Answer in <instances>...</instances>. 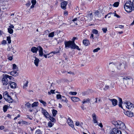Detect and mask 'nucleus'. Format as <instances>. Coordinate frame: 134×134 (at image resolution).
<instances>
[{
	"label": "nucleus",
	"mask_w": 134,
	"mask_h": 134,
	"mask_svg": "<svg viewBox=\"0 0 134 134\" xmlns=\"http://www.w3.org/2000/svg\"><path fill=\"white\" fill-rule=\"evenodd\" d=\"M132 1H127L124 5V8L125 11L127 12H130L133 10L134 7Z\"/></svg>",
	"instance_id": "nucleus-1"
},
{
	"label": "nucleus",
	"mask_w": 134,
	"mask_h": 134,
	"mask_svg": "<svg viewBox=\"0 0 134 134\" xmlns=\"http://www.w3.org/2000/svg\"><path fill=\"white\" fill-rule=\"evenodd\" d=\"M110 133V134H122L121 131L116 128L112 129Z\"/></svg>",
	"instance_id": "nucleus-2"
},
{
	"label": "nucleus",
	"mask_w": 134,
	"mask_h": 134,
	"mask_svg": "<svg viewBox=\"0 0 134 134\" xmlns=\"http://www.w3.org/2000/svg\"><path fill=\"white\" fill-rule=\"evenodd\" d=\"M64 44L66 48H71L72 49L73 44L71 42V41H66L65 42Z\"/></svg>",
	"instance_id": "nucleus-3"
},
{
	"label": "nucleus",
	"mask_w": 134,
	"mask_h": 134,
	"mask_svg": "<svg viewBox=\"0 0 134 134\" xmlns=\"http://www.w3.org/2000/svg\"><path fill=\"white\" fill-rule=\"evenodd\" d=\"M118 128L122 130H124L126 129V126L124 123L121 121L119 122V124Z\"/></svg>",
	"instance_id": "nucleus-4"
},
{
	"label": "nucleus",
	"mask_w": 134,
	"mask_h": 134,
	"mask_svg": "<svg viewBox=\"0 0 134 134\" xmlns=\"http://www.w3.org/2000/svg\"><path fill=\"white\" fill-rule=\"evenodd\" d=\"M125 106L129 110H132L133 108V104L130 102H127L126 103Z\"/></svg>",
	"instance_id": "nucleus-5"
},
{
	"label": "nucleus",
	"mask_w": 134,
	"mask_h": 134,
	"mask_svg": "<svg viewBox=\"0 0 134 134\" xmlns=\"http://www.w3.org/2000/svg\"><path fill=\"white\" fill-rule=\"evenodd\" d=\"M41 109L42 114L44 115L46 118H49L50 116L47 111L42 108H41Z\"/></svg>",
	"instance_id": "nucleus-6"
},
{
	"label": "nucleus",
	"mask_w": 134,
	"mask_h": 134,
	"mask_svg": "<svg viewBox=\"0 0 134 134\" xmlns=\"http://www.w3.org/2000/svg\"><path fill=\"white\" fill-rule=\"evenodd\" d=\"M5 75L3 76L2 81L3 85H6L8 83V79Z\"/></svg>",
	"instance_id": "nucleus-7"
},
{
	"label": "nucleus",
	"mask_w": 134,
	"mask_h": 134,
	"mask_svg": "<svg viewBox=\"0 0 134 134\" xmlns=\"http://www.w3.org/2000/svg\"><path fill=\"white\" fill-rule=\"evenodd\" d=\"M67 122L68 125L72 128H73L74 127L73 122L72 120L69 117L67 121Z\"/></svg>",
	"instance_id": "nucleus-8"
},
{
	"label": "nucleus",
	"mask_w": 134,
	"mask_h": 134,
	"mask_svg": "<svg viewBox=\"0 0 134 134\" xmlns=\"http://www.w3.org/2000/svg\"><path fill=\"white\" fill-rule=\"evenodd\" d=\"M38 49L39 55L40 57L42 56L43 55V48L41 46H39Z\"/></svg>",
	"instance_id": "nucleus-9"
},
{
	"label": "nucleus",
	"mask_w": 134,
	"mask_h": 134,
	"mask_svg": "<svg viewBox=\"0 0 134 134\" xmlns=\"http://www.w3.org/2000/svg\"><path fill=\"white\" fill-rule=\"evenodd\" d=\"M67 4L68 2L67 1H65L62 2L61 3L62 8L64 10L66 9V7Z\"/></svg>",
	"instance_id": "nucleus-10"
},
{
	"label": "nucleus",
	"mask_w": 134,
	"mask_h": 134,
	"mask_svg": "<svg viewBox=\"0 0 134 134\" xmlns=\"http://www.w3.org/2000/svg\"><path fill=\"white\" fill-rule=\"evenodd\" d=\"M38 46L37 47H32L31 48V51L33 53H36L37 52V51H38Z\"/></svg>",
	"instance_id": "nucleus-11"
},
{
	"label": "nucleus",
	"mask_w": 134,
	"mask_h": 134,
	"mask_svg": "<svg viewBox=\"0 0 134 134\" xmlns=\"http://www.w3.org/2000/svg\"><path fill=\"white\" fill-rule=\"evenodd\" d=\"M90 99L89 98H87L83 99L82 102V103L83 104H88L90 103Z\"/></svg>",
	"instance_id": "nucleus-12"
},
{
	"label": "nucleus",
	"mask_w": 134,
	"mask_h": 134,
	"mask_svg": "<svg viewBox=\"0 0 134 134\" xmlns=\"http://www.w3.org/2000/svg\"><path fill=\"white\" fill-rule=\"evenodd\" d=\"M109 100L112 102V105L114 106H116L117 104V101L116 99H109Z\"/></svg>",
	"instance_id": "nucleus-13"
},
{
	"label": "nucleus",
	"mask_w": 134,
	"mask_h": 134,
	"mask_svg": "<svg viewBox=\"0 0 134 134\" xmlns=\"http://www.w3.org/2000/svg\"><path fill=\"white\" fill-rule=\"evenodd\" d=\"M72 100L74 102H78L80 100V99L78 97H71Z\"/></svg>",
	"instance_id": "nucleus-14"
},
{
	"label": "nucleus",
	"mask_w": 134,
	"mask_h": 134,
	"mask_svg": "<svg viewBox=\"0 0 134 134\" xmlns=\"http://www.w3.org/2000/svg\"><path fill=\"white\" fill-rule=\"evenodd\" d=\"M18 70H14L13 71H11L10 72V74L14 76H16L18 75V73L17 72Z\"/></svg>",
	"instance_id": "nucleus-15"
},
{
	"label": "nucleus",
	"mask_w": 134,
	"mask_h": 134,
	"mask_svg": "<svg viewBox=\"0 0 134 134\" xmlns=\"http://www.w3.org/2000/svg\"><path fill=\"white\" fill-rule=\"evenodd\" d=\"M120 121L118 120L117 121H112V123L113 124L115 125V126L116 127H118L119 124V122Z\"/></svg>",
	"instance_id": "nucleus-16"
},
{
	"label": "nucleus",
	"mask_w": 134,
	"mask_h": 134,
	"mask_svg": "<svg viewBox=\"0 0 134 134\" xmlns=\"http://www.w3.org/2000/svg\"><path fill=\"white\" fill-rule=\"evenodd\" d=\"M5 100L9 103H12L13 102V99L12 97L9 95Z\"/></svg>",
	"instance_id": "nucleus-17"
},
{
	"label": "nucleus",
	"mask_w": 134,
	"mask_h": 134,
	"mask_svg": "<svg viewBox=\"0 0 134 134\" xmlns=\"http://www.w3.org/2000/svg\"><path fill=\"white\" fill-rule=\"evenodd\" d=\"M35 59L34 60V64L36 66H38V63L39 62V59L37 57H35Z\"/></svg>",
	"instance_id": "nucleus-18"
},
{
	"label": "nucleus",
	"mask_w": 134,
	"mask_h": 134,
	"mask_svg": "<svg viewBox=\"0 0 134 134\" xmlns=\"http://www.w3.org/2000/svg\"><path fill=\"white\" fill-rule=\"evenodd\" d=\"M10 84V86L12 88H16V84L15 82L11 81Z\"/></svg>",
	"instance_id": "nucleus-19"
},
{
	"label": "nucleus",
	"mask_w": 134,
	"mask_h": 134,
	"mask_svg": "<svg viewBox=\"0 0 134 134\" xmlns=\"http://www.w3.org/2000/svg\"><path fill=\"white\" fill-rule=\"evenodd\" d=\"M94 14L95 16L96 17H98L99 18L101 16V13L98 11L95 12Z\"/></svg>",
	"instance_id": "nucleus-20"
},
{
	"label": "nucleus",
	"mask_w": 134,
	"mask_h": 134,
	"mask_svg": "<svg viewBox=\"0 0 134 134\" xmlns=\"http://www.w3.org/2000/svg\"><path fill=\"white\" fill-rule=\"evenodd\" d=\"M92 117L93 119V120L94 121V123H97V121L96 120V115L94 113L92 115Z\"/></svg>",
	"instance_id": "nucleus-21"
},
{
	"label": "nucleus",
	"mask_w": 134,
	"mask_h": 134,
	"mask_svg": "<svg viewBox=\"0 0 134 134\" xmlns=\"http://www.w3.org/2000/svg\"><path fill=\"white\" fill-rule=\"evenodd\" d=\"M126 115H127L129 117H132L133 116V113L132 112H130L128 111L126 112Z\"/></svg>",
	"instance_id": "nucleus-22"
},
{
	"label": "nucleus",
	"mask_w": 134,
	"mask_h": 134,
	"mask_svg": "<svg viewBox=\"0 0 134 134\" xmlns=\"http://www.w3.org/2000/svg\"><path fill=\"white\" fill-rule=\"evenodd\" d=\"M116 64L117 68L118 70H120L122 68V64L120 63H118Z\"/></svg>",
	"instance_id": "nucleus-23"
},
{
	"label": "nucleus",
	"mask_w": 134,
	"mask_h": 134,
	"mask_svg": "<svg viewBox=\"0 0 134 134\" xmlns=\"http://www.w3.org/2000/svg\"><path fill=\"white\" fill-rule=\"evenodd\" d=\"M83 43L85 46H87L89 44V42L87 40H83Z\"/></svg>",
	"instance_id": "nucleus-24"
},
{
	"label": "nucleus",
	"mask_w": 134,
	"mask_h": 134,
	"mask_svg": "<svg viewBox=\"0 0 134 134\" xmlns=\"http://www.w3.org/2000/svg\"><path fill=\"white\" fill-rule=\"evenodd\" d=\"M119 107L121 108H123L122 105V99L121 98H119Z\"/></svg>",
	"instance_id": "nucleus-25"
},
{
	"label": "nucleus",
	"mask_w": 134,
	"mask_h": 134,
	"mask_svg": "<svg viewBox=\"0 0 134 134\" xmlns=\"http://www.w3.org/2000/svg\"><path fill=\"white\" fill-rule=\"evenodd\" d=\"M9 96V95L8 94V93L7 91H5L3 93V97L5 99H6V98L8 97V96Z\"/></svg>",
	"instance_id": "nucleus-26"
},
{
	"label": "nucleus",
	"mask_w": 134,
	"mask_h": 134,
	"mask_svg": "<svg viewBox=\"0 0 134 134\" xmlns=\"http://www.w3.org/2000/svg\"><path fill=\"white\" fill-rule=\"evenodd\" d=\"M72 49H76L79 51L80 50V48L79 47L77 46L75 44H74L73 45Z\"/></svg>",
	"instance_id": "nucleus-27"
},
{
	"label": "nucleus",
	"mask_w": 134,
	"mask_h": 134,
	"mask_svg": "<svg viewBox=\"0 0 134 134\" xmlns=\"http://www.w3.org/2000/svg\"><path fill=\"white\" fill-rule=\"evenodd\" d=\"M63 98L61 99V101L63 102H68V100H67L66 98L64 96H62Z\"/></svg>",
	"instance_id": "nucleus-28"
},
{
	"label": "nucleus",
	"mask_w": 134,
	"mask_h": 134,
	"mask_svg": "<svg viewBox=\"0 0 134 134\" xmlns=\"http://www.w3.org/2000/svg\"><path fill=\"white\" fill-rule=\"evenodd\" d=\"M28 82L27 81H26L24 83L23 88L24 89H26V87L28 86Z\"/></svg>",
	"instance_id": "nucleus-29"
},
{
	"label": "nucleus",
	"mask_w": 134,
	"mask_h": 134,
	"mask_svg": "<svg viewBox=\"0 0 134 134\" xmlns=\"http://www.w3.org/2000/svg\"><path fill=\"white\" fill-rule=\"evenodd\" d=\"M85 18H84V17L83 16V15H82L81 16H80V17H79L78 18V19H79V20H80L81 21H82L84 20V19H85L86 18H87V16H85Z\"/></svg>",
	"instance_id": "nucleus-30"
},
{
	"label": "nucleus",
	"mask_w": 134,
	"mask_h": 134,
	"mask_svg": "<svg viewBox=\"0 0 134 134\" xmlns=\"http://www.w3.org/2000/svg\"><path fill=\"white\" fill-rule=\"evenodd\" d=\"M57 111L55 109H53L52 110V113L53 116H55L57 114Z\"/></svg>",
	"instance_id": "nucleus-31"
},
{
	"label": "nucleus",
	"mask_w": 134,
	"mask_h": 134,
	"mask_svg": "<svg viewBox=\"0 0 134 134\" xmlns=\"http://www.w3.org/2000/svg\"><path fill=\"white\" fill-rule=\"evenodd\" d=\"M49 120L53 122H54L55 121V120L52 116H50L49 117Z\"/></svg>",
	"instance_id": "nucleus-32"
},
{
	"label": "nucleus",
	"mask_w": 134,
	"mask_h": 134,
	"mask_svg": "<svg viewBox=\"0 0 134 134\" xmlns=\"http://www.w3.org/2000/svg\"><path fill=\"white\" fill-rule=\"evenodd\" d=\"M38 105V102H34L31 105L32 107H34L37 106Z\"/></svg>",
	"instance_id": "nucleus-33"
},
{
	"label": "nucleus",
	"mask_w": 134,
	"mask_h": 134,
	"mask_svg": "<svg viewBox=\"0 0 134 134\" xmlns=\"http://www.w3.org/2000/svg\"><path fill=\"white\" fill-rule=\"evenodd\" d=\"M39 101L41 103H42L44 106H46L47 104L46 103L44 102L41 99H39Z\"/></svg>",
	"instance_id": "nucleus-34"
},
{
	"label": "nucleus",
	"mask_w": 134,
	"mask_h": 134,
	"mask_svg": "<svg viewBox=\"0 0 134 134\" xmlns=\"http://www.w3.org/2000/svg\"><path fill=\"white\" fill-rule=\"evenodd\" d=\"M8 31L10 34H12L13 32V30L10 28L8 29Z\"/></svg>",
	"instance_id": "nucleus-35"
},
{
	"label": "nucleus",
	"mask_w": 134,
	"mask_h": 134,
	"mask_svg": "<svg viewBox=\"0 0 134 134\" xmlns=\"http://www.w3.org/2000/svg\"><path fill=\"white\" fill-rule=\"evenodd\" d=\"M54 35V32H52L50 33L48 35V37H53Z\"/></svg>",
	"instance_id": "nucleus-36"
},
{
	"label": "nucleus",
	"mask_w": 134,
	"mask_h": 134,
	"mask_svg": "<svg viewBox=\"0 0 134 134\" xmlns=\"http://www.w3.org/2000/svg\"><path fill=\"white\" fill-rule=\"evenodd\" d=\"M8 107L7 105L4 106L3 107V111L4 112L6 111L7 110Z\"/></svg>",
	"instance_id": "nucleus-37"
},
{
	"label": "nucleus",
	"mask_w": 134,
	"mask_h": 134,
	"mask_svg": "<svg viewBox=\"0 0 134 134\" xmlns=\"http://www.w3.org/2000/svg\"><path fill=\"white\" fill-rule=\"evenodd\" d=\"M7 40L8 41V43H11L10 37V36L7 37Z\"/></svg>",
	"instance_id": "nucleus-38"
},
{
	"label": "nucleus",
	"mask_w": 134,
	"mask_h": 134,
	"mask_svg": "<svg viewBox=\"0 0 134 134\" xmlns=\"http://www.w3.org/2000/svg\"><path fill=\"white\" fill-rule=\"evenodd\" d=\"M119 4V3L118 2H115L113 4V5L114 7H117L118 6Z\"/></svg>",
	"instance_id": "nucleus-39"
},
{
	"label": "nucleus",
	"mask_w": 134,
	"mask_h": 134,
	"mask_svg": "<svg viewBox=\"0 0 134 134\" xmlns=\"http://www.w3.org/2000/svg\"><path fill=\"white\" fill-rule=\"evenodd\" d=\"M88 15V16L90 17L91 18H92L93 16L92 12L91 11H90Z\"/></svg>",
	"instance_id": "nucleus-40"
},
{
	"label": "nucleus",
	"mask_w": 134,
	"mask_h": 134,
	"mask_svg": "<svg viewBox=\"0 0 134 134\" xmlns=\"http://www.w3.org/2000/svg\"><path fill=\"white\" fill-rule=\"evenodd\" d=\"M35 134H42V133L40 130L38 129L36 131Z\"/></svg>",
	"instance_id": "nucleus-41"
},
{
	"label": "nucleus",
	"mask_w": 134,
	"mask_h": 134,
	"mask_svg": "<svg viewBox=\"0 0 134 134\" xmlns=\"http://www.w3.org/2000/svg\"><path fill=\"white\" fill-rule=\"evenodd\" d=\"M13 69L14 70H18V68L15 64H14L13 65Z\"/></svg>",
	"instance_id": "nucleus-42"
},
{
	"label": "nucleus",
	"mask_w": 134,
	"mask_h": 134,
	"mask_svg": "<svg viewBox=\"0 0 134 134\" xmlns=\"http://www.w3.org/2000/svg\"><path fill=\"white\" fill-rule=\"evenodd\" d=\"M77 94V92H70L69 93V94H70L72 95H75Z\"/></svg>",
	"instance_id": "nucleus-43"
},
{
	"label": "nucleus",
	"mask_w": 134,
	"mask_h": 134,
	"mask_svg": "<svg viewBox=\"0 0 134 134\" xmlns=\"http://www.w3.org/2000/svg\"><path fill=\"white\" fill-rule=\"evenodd\" d=\"M92 33L93 34H98V31L96 29H93L92 31Z\"/></svg>",
	"instance_id": "nucleus-44"
},
{
	"label": "nucleus",
	"mask_w": 134,
	"mask_h": 134,
	"mask_svg": "<svg viewBox=\"0 0 134 134\" xmlns=\"http://www.w3.org/2000/svg\"><path fill=\"white\" fill-rule=\"evenodd\" d=\"M100 101V99L99 98H96V100L95 101V103H99Z\"/></svg>",
	"instance_id": "nucleus-45"
},
{
	"label": "nucleus",
	"mask_w": 134,
	"mask_h": 134,
	"mask_svg": "<svg viewBox=\"0 0 134 134\" xmlns=\"http://www.w3.org/2000/svg\"><path fill=\"white\" fill-rule=\"evenodd\" d=\"M5 76H6V77H7V79L8 78L10 80H12V78H13L12 76H9L8 75L5 74Z\"/></svg>",
	"instance_id": "nucleus-46"
},
{
	"label": "nucleus",
	"mask_w": 134,
	"mask_h": 134,
	"mask_svg": "<svg viewBox=\"0 0 134 134\" xmlns=\"http://www.w3.org/2000/svg\"><path fill=\"white\" fill-rule=\"evenodd\" d=\"M25 106L27 108H30L31 104L29 103H27L25 104Z\"/></svg>",
	"instance_id": "nucleus-47"
},
{
	"label": "nucleus",
	"mask_w": 134,
	"mask_h": 134,
	"mask_svg": "<svg viewBox=\"0 0 134 134\" xmlns=\"http://www.w3.org/2000/svg\"><path fill=\"white\" fill-rule=\"evenodd\" d=\"M48 125L49 127H51L53 126V124L51 122V121H49L48 123Z\"/></svg>",
	"instance_id": "nucleus-48"
},
{
	"label": "nucleus",
	"mask_w": 134,
	"mask_h": 134,
	"mask_svg": "<svg viewBox=\"0 0 134 134\" xmlns=\"http://www.w3.org/2000/svg\"><path fill=\"white\" fill-rule=\"evenodd\" d=\"M56 97L58 99H61L62 98V96L60 94H58L57 95Z\"/></svg>",
	"instance_id": "nucleus-49"
},
{
	"label": "nucleus",
	"mask_w": 134,
	"mask_h": 134,
	"mask_svg": "<svg viewBox=\"0 0 134 134\" xmlns=\"http://www.w3.org/2000/svg\"><path fill=\"white\" fill-rule=\"evenodd\" d=\"M109 65H110V66H115V64L113 62H111L109 63Z\"/></svg>",
	"instance_id": "nucleus-50"
},
{
	"label": "nucleus",
	"mask_w": 134,
	"mask_h": 134,
	"mask_svg": "<svg viewBox=\"0 0 134 134\" xmlns=\"http://www.w3.org/2000/svg\"><path fill=\"white\" fill-rule=\"evenodd\" d=\"M100 49V48H99V47L97 48L94 49L93 50V52H97Z\"/></svg>",
	"instance_id": "nucleus-51"
},
{
	"label": "nucleus",
	"mask_w": 134,
	"mask_h": 134,
	"mask_svg": "<svg viewBox=\"0 0 134 134\" xmlns=\"http://www.w3.org/2000/svg\"><path fill=\"white\" fill-rule=\"evenodd\" d=\"M54 90H51L50 92H48V93L50 95L51 93H54Z\"/></svg>",
	"instance_id": "nucleus-52"
},
{
	"label": "nucleus",
	"mask_w": 134,
	"mask_h": 134,
	"mask_svg": "<svg viewBox=\"0 0 134 134\" xmlns=\"http://www.w3.org/2000/svg\"><path fill=\"white\" fill-rule=\"evenodd\" d=\"M112 14L111 13H109L105 15V18H106L107 17H108V18H109L111 16V15Z\"/></svg>",
	"instance_id": "nucleus-53"
},
{
	"label": "nucleus",
	"mask_w": 134,
	"mask_h": 134,
	"mask_svg": "<svg viewBox=\"0 0 134 134\" xmlns=\"http://www.w3.org/2000/svg\"><path fill=\"white\" fill-rule=\"evenodd\" d=\"M102 30L104 33H106L107 31V29L106 27L103 28H102Z\"/></svg>",
	"instance_id": "nucleus-54"
},
{
	"label": "nucleus",
	"mask_w": 134,
	"mask_h": 134,
	"mask_svg": "<svg viewBox=\"0 0 134 134\" xmlns=\"http://www.w3.org/2000/svg\"><path fill=\"white\" fill-rule=\"evenodd\" d=\"M28 26L29 27H34V24L31 23H29L28 24Z\"/></svg>",
	"instance_id": "nucleus-55"
},
{
	"label": "nucleus",
	"mask_w": 134,
	"mask_h": 134,
	"mask_svg": "<svg viewBox=\"0 0 134 134\" xmlns=\"http://www.w3.org/2000/svg\"><path fill=\"white\" fill-rule=\"evenodd\" d=\"M76 39V37H73L72 39V41H71V42L74 44H75V43L74 41Z\"/></svg>",
	"instance_id": "nucleus-56"
},
{
	"label": "nucleus",
	"mask_w": 134,
	"mask_h": 134,
	"mask_svg": "<svg viewBox=\"0 0 134 134\" xmlns=\"http://www.w3.org/2000/svg\"><path fill=\"white\" fill-rule=\"evenodd\" d=\"M81 109L83 110L86 109V108L84 106L83 104L81 105Z\"/></svg>",
	"instance_id": "nucleus-57"
},
{
	"label": "nucleus",
	"mask_w": 134,
	"mask_h": 134,
	"mask_svg": "<svg viewBox=\"0 0 134 134\" xmlns=\"http://www.w3.org/2000/svg\"><path fill=\"white\" fill-rule=\"evenodd\" d=\"M31 4V2L30 1H28L27 2V3H26V5L27 7H29L30 5Z\"/></svg>",
	"instance_id": "nucleus-58"
},
{
	"label": "nucleus",
	"mask_w": 134,
	"mask_h": 134,
	"mask_svg": "<svg viewBox=\"0 0 134 134\" xmlns=\"http://www.w3.org/2000/svg\"><path fill=\"white\" fill-rule=\"evenodd\" d=\"M130 79H131L130 78H128V77H124L123 78V79L124 80V81L125 80H130Z\"/></svg>",
	"instance_id": "nucleus-59"
},
{
	"label": "nucleus",
	"mask_w": 134,
	"mask_h": 134,
	"mask_svg": "<svg viewBox=\"0 0 134 134\" xmlns=\"http://www.w3.org/2000/svg\"><path fill=\"white\" fill-rule=\"evenodd\" d=\"M7 43V41L5 40H3L2 42V44L4 45H5Z\"/></svg>",
	"instance_id": "nucleus-60"
},
{
	"label": "nucleus",
	"mask_w": 134,
	"mask_h": 134,
	"mask_svg": "<svg viewBox=\"0 0 134 134\" xmlns=\"http://www.w3.org/2000/svg\"><path fill=\"white\" fill-rule=\"evenodd\" d=\"M36 2V0H32L31 1V3L32 4L35 5Z\"/></svg>",
	"instance_id": "nucleus-61"
},
{
	"label": "nucleus",
	"mask_w": 134,
	"mask_h": 134,
	"mask_svg": "<svg viewBox=\"0 0 134 134\" xmlns=\"http://www.w3.org/2000/svg\"><path fill=\"white\" fill-rule=\"evenodd\" d=\"M59 53V50H57L56 51H53L52 52V53H53L54 54H55L56 53Z\"/></svg>",
	"instance_id": "nucleus-62"
},
{
	"label": "nucleus",
	"mask_w": 134,
	"mask_h": 134,
	"mask_svg": "<svg viewBox=\"0 0 134 134\" xmlns=\"http://www.w3.org/2000/svg\"><path fill=\"white\" fill-rule=\"evenodd\" d=\"M90 38L91 39H93L94 38V35L93 34H92L91 35V36H90Z\"/></svg>",
	"instance_id": "nucleus-63"
},
{
	"label": "nucleus",
	"mask_w": 134,
	"mask_h": 134,
	"mask_svg": "<svg viewBox=\"0 0 134 134\" xmlns=\"http://www.w3.org/2000/svg\"><path fill=\"white\" fill-rule=\"evenodd\" d=\"M109 87L108 86L106 85L105 86V87L104 88V89L105 90H106L109 88Z\"/></svg>",
	"instance_id": "nucleus-64"
}]
</instances>
